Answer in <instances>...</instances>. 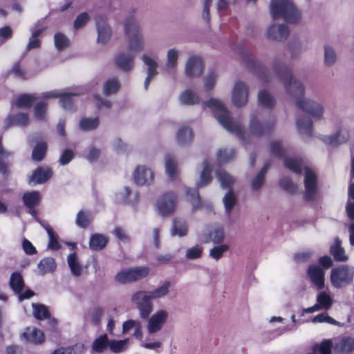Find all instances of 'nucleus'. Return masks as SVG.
I'll list each match as a JSON object with an SVG mask.
<instances>
[{
  "label": "nucleus",
  "instance_id": "f257e3e1",
  "mask_svg": "<svg viewBox=\"0 0 354 354\" xmlns=\"http://www.w3.org/2000/svg\"><path fill=\"white\" fill-rule=\"evenodd\" d=\"M277 76L282 81L287 94L297 97L295 104L297 107L314 118H323L325 111L324 106L310 98L302 97L304 86L301 81L296 80L286 69L282 73H277Z\"/></svg>",
  "mask_w": 354,
  "mask_h": 354
},
{
  "label": "nucleus",
  "instance_id": "f03ea898",
  "mask_svg": "<svg viewBox=\"0 0 354 354\" xmlns=\"http://www.w3.org/2000/svg\"><path fill=\"white\" fill-rule=\"evenodd\" d=\"M204 104L214 113L216 119L224 129L236 133L243 140H246L245 136L242 135L243 129L241 124L239 122H235L230 116V111L226 109L223 102L216 98H211L204 102Z\"/></svg>",
  "mask_w": 354,
  "mask_h": 354
},
{
  "label": "nucleus",
  "instance_id": "7ed1b4c3",
  "mask_svg": "<svg viewBox=\"0 0 354 354\" xmlns=\"http://www.w3.org/2000/svg\"><path fill=\"white\" fill-rule=\"evenodd\" d=\"M270 11L274 18H282L290 24H297L301 19V12L289 0H272Z\"/></svg>",
  "mask_w": 354,
  "mask_h": 354
},
{
  "label": "nucleus",
  "instance_id": "20e7f679",
  "mask_svg": "<svg viewBox=\"0 0 354 354\" xmlns=\"http://www.w3.org/2000/svg\"><path fill=\"white\" fill-rule=\"evenodd\" d=\"M125 35L127 37V50L135 55L142 51L145 48V38L140 26L134 21H129L125 24Z\"/></svg>",
  "mask_w": 354,
  "mask_h": 354
},
{
  "label": "nucleus",
  "instance_id": "39448f33",
  "mask_svg": "<svg viewBox=\"0 0 354 354\" xmlns=\"http://www.w3.org/2000/svg\"><path fill=\"white\" fill-rule=\"evenodd\" d=\"M354 278V267L342 265L333 268L330 281L333 286L340 288L352 283Z\"/></svg>",
  "mask_w": 354,
  "mask_h": 354
},
{
  "label": "nucleus",
  "instance_id": "423d86ee",
  "mask_svg": "<svg viewBox=\"0 0 354 354\" xmlns=\"http://www.w3.org/2000/svg\"><path fill=\"white\" fill-rule=\"evenodd\" d=\"M148 290H140L131 296V301L135 304L142 318L147 317L153 310V301Z\"/></svg>",
  "mask_w": 354,
  "mask_h": 354
},
{
  "label": "nucleus",
  "instance_id": "0eeeda50",
  "mask_svg": "<svg viewBox=\"0 0 354 354\" xmlns=\"http://www.w3.org/2000/svg\"><path fill=\"white\" fill-rule=\"evenodd\" d=\"M169 313L167 309L161 308L155 311L147 319L146 328L148 334L153 335L160 332L167 324Z\"/></svg>",
  "mask_w": 354,
  "mask_h": 354
},
{
  "label": "nucleus",
  "instance_id": "6e6552de",
  "mask_svg": "<svg viewBox=\"0 0 354 354\" xmlns=\"http://www.w3.org/2000/svg\"><path fill=\"white\" fill-rule=\"evenodd\" d=\"M304 171L305 198L308 201H312L316 198L318 192L317 175L308 167H305Z\"/></svg>",
  "mask_w": 354,
  "mask_h": 354
},
{
  "label": "nucleus",
  "instance_id": "1a4fd4ad",
  "mask_svg": "<svg viewBox=\"0 0 354 354\" xmlns=\"http://www.w3.org/2000/svg\"><path fill=\"white\" fill-rule=\"evenodd\" d=\"M274 125V120L272 122L262 123L258 115L252 116L248 129V136L259 138L268 133Z\"/></svg>",
  "mask_w": 354,
  "mask_h": 354
},
{
  "label": "nucleus",
  "instance_id": "9d476101",
  "mask_svg": "<svg viewBox=\"0 0 354 354\" xmlns=\"http://www.w3.org/2000/svg\"><path fill=\"white\" fill-rule=\"evenodd\" d=\"M232 103L236 107L245 106L248 101V87L242 81L235 82L231 95Z\"/></svg>",
  "mask_w": 354,
  "mask_h": 354
},
{
  "label": "nucleus",
  "instance_id": "9b49d317",
  "mask_svg": "<svg viewBox=\"0 0 354 354\" xmlns=\"http://www.w3.org/2000/svg\"><path fill=\"white\" fill-rule=\"evenodd\" d=\"M177 202L176 196L172 192L162 195L157 201L156 207L158 213L162 216L172 214L176 208Z\"/></svg>",
  "mask_w": 354,
  "mask_h": 354
},
{
  "label": "nucleus",
  "instance_id": "f8f14e48",
  "mask_svg": "<svg viewBox=\"0 0 354 354\" xmlns=\"http://www.w3.org/2000/svg\"><path fill=\"white\" fill-rule=\"evenodd\" d=\"M95 28L97 31V42L100 44H107L112 36V30L103 16L95 17Z\"/></svg>",
  "mask_w": 354,
  "mask_h": 354
},
{
  "label": "nucleus",
  "instance_id": "ddd939ff",
  "mask_svg": "<svg viewBox=\"0 0 354 354\" xmlns=\"http://www.w3.org/2000/svg\"><path fill=\"white\" fill-rule=\"evenodd\" d=\"M180 57V50L172 47L166 51L164 72L167 75H174L176 73Z\"/></svg>",
  "mask_w": 354,
  "mask_h": 354
},
{
  "label": "nucleus",
  "instance_id": "4468645a",
  "mask_svg": "<svg viewBox=\"0 0 354 354\" xmlns=\"http://www.w3.org/2000/svg\"><path fill=\"white\" fill-rule=\"evenodd\" d=\"M10 284L12 289L19 295V299L21 301L24 299H29L35 295L30 289H25L22 277L18 272H14L11 274Z\"/></svg>",
  "mask_w": 354,
  "mask_h": 354
},
{
  "label": "nucleus",
  "instance_id": "2eb2a0df",
  "mask_svg": "<svg viewBox=\"0 0 354 354\" xmlns=\"http://www.w3.org/2000/svg\"><path fill=\"white\" fill-rule=\"evenodd\" d=\"M204 64L202 59L197 55L188 57L185 67V74L189 77H196L202 75Z\"/></svg>",
  "mask_w": 354,
  "mask_h": 354
},
{
  "label": "nucleus",
  "instance_id": "dca6fc26",
  "mask_svg": "<svg viewBox=\"0 0 354 354\" xmlns=\"http://www.w3.org/2000/svg\"><path fill=\"white\" fill-rule=\"evenodd\" d=\"M154 175L150 168L139 165L133 173V180L138 185H149L153 181Z\"/></svg>",
  "mask_w": 354,
  "mask_h": 354
},
{
  "label": "nucleus",
  "instance_id": "f3484780",
  "mask_svg": "<svg viewBox=\"0 0 354 354\" xmlns=\"http://www.w3.org/2000/svg\"><path fill=\"white\" fill-rule=\"evenodd\" d=\"M266 35L269 39L282 41L288 37L289 30L283 24H272L268 28Z\"/></svg>",
  "mask_w": 354,
  "mask_h": 354
},
{
  "label": "nucleus",
  "instance_id": "a211bd4d",
  "mask_svg": "<svg viewBox=\"0 0 354 354\" xmlns=\"http://www.w3.org/2000/svg\"><path fill=\"white\" fill-rule=\"evenodd\" d=\"M141 60L147 66V75L144 82L145 88L147 89L151 80L158 75V64L157 61L147 53H143Z\"/></svg>",
  "mask_w": 354,
  "mask_h": 354
},
{
  "label": "nucleus",
  "instance_id": "6ab92c4d",
  "mask_svg": "<svg viewBox=\"0 0 354 354\" xmlns=\"http://www.w3.org/2000/svg\"><path fill=\"white\" fill-rule=\"evenodd\" d=\"M135 56V54L131 53L129 50L127 53L120 52L115 55L114 63L120 70L129 71L133 68Z\"/></svg>",
  "mask_w": 354,
  "mask_h": 354
},
{
  "label": "nucleus",
  "instance_id": "aec40b11",
  "mask_svg": "<svg viewBox=\"0 0 354 354\" xmlns=\"http://www.w3.org/2000/svg\"><path fill=\"white\" fill-rule=\"evenodd\" d=\"M350 138L349 131L347 128L342 127L334 135L324 136L322 141L327 145L337 147L346 142Z\"/></svg>",
  "mask_w": 354,
  "mask_h": 354
},
{
  "label": "nucleus",
  "instance_id": "412c9836",
  "mask_svg": "<svg viewBox=\"0 0 354 354\" xmlns=\"http://www.w3.org/2000/svg\"><path fill=\"white\" fill-rule=\"evenodd\" d=\"M333 349L335 354H350L354 351V338L339 337L336 340Z\"/></svg>",
  "mask_w": 354,
  "mask_h": 354
},
{
  "label": "nucleus",
  "instance_id": "4be33fe9",
  "mask_svg": "<svg viewBox=\"0 0 354 354\" xmlns=\"http://www.w3.org/2000/svg\"><path fill=\"white\" fill-rule=\"evenodd\" d=\"M53 175V171L49 167H39L29 178L30 185L42 184L48 180Z\"/></svg>",
  "mask_w": 354,
  "mask_h": 354
},
{
  "label": "nucleus",
  "instance_id": "5701e85b",
  "mask_svg": "<svg viewBox=\"0 0 354 354\" xmlns=\"http://www.w3.org/2000/svg\"><path fill=\"white\" fill-rule=\"evenodd\" d=\"M308 275L317 288L321 289L324 287V272L321 268L317 266H310Z\"/></svg>",
  "mask_w": 354,
  "mask_h": 354
},
{
  "label": "nucleus",
  "instance_id": "b1692460",
  "mask_svg": "<svg viewBox=\"0 0 354 354\" xmlns=\"http://www.w3.org/2000/svg\"><path fill=\"white\" fill-rule=\"evenodd\" d=\"M330 252L336 261L346 262L348 260V257L342 247V241L338 237L335 238L333 243L330 245Z\"/></svg>",
  "mask_w": 354,
  "mask_h": 354
},
{
  "label": "nucleus",
  "instance_id": "393cba45",
  "mask_svg": "<svg viewBox=\"0 0 354 354\" xmlns=\"http://www.w3.org/2000/svg\"><path fill=\"white\" fill-rule=\"evenodd\" d=\"M188 225L186 221L181 218H175L173 221L170 230L173 236L183 237L188 234Z\"/></svg>",
  "mask_w": 354,
  "mask_h": 354
},
{
  "label": "nucleus",
  "instance_id": "a878e982",
  "mask_svg": "<svg viewBox=\"0 0 354 354\" xmlns=\"http://www.w3.org/2000/svg\"><path fill=\"white\" fill-rule=\"evenodd\" d=\"M67 263L73 276L80 277L84 274L85 267L80 263L75 253L68 255Z\"/></svg>",
  "mask_w": 354,
  "mask_h": 354
},
{
  "label": "nucleus",
  "instance_id": "bb28decb",
  "mask_svg": "<svg viewBox=\"0 0 354 354\" xmlns=\"http://www.w3.org/2000/svg\"><path fill=\"white\" fill-rule=\"evenodd\" d=\"M225 238V235L223 227L221 226H216L209 230L204 240V242L218 244L222 243Z\"/></svg>",
  "mask_w": 354,
  "mask_h": 354
},
{
  "label": "nucleus",
  "instance_id": "cd10ccee",
  "mask_svg": "<svg viewBox=\"0 0 354 354\" xmlns=\"http://www.w3.org/2000/svg\"><path fill=\"white\" fill-rule=\"evenodd\" d=\"M23 200L24 204L30 209V213L32 215L35 214V211L32 209L33 207L38 205L41 201V195L37 191H31L26 192L24 194Z\"/></svg>",
  "mask_w": 354,
  "mask_h": 354
},
{
  "label": "nucleus",
  "instance_id": "c85d7f7f",
  "mask_svg": "<svg viewBox=\"0 0 354 354\" xmlns=\"http://www.w3.org/2000/svg\"><path fill=\"white\" fill-rule=\"evenodd\" d=\"M193 133L192 130L185 127H180L176 133V142L180 147L186 146L192 142Z\"/></svg>",
  "mask_w": 354,
  "mask_h": 354
},
{
  "label": "nucleus",
  "instance_id": "c756f323",
  "mask_svg": "<svg viewBox=\"0 0 354 354\" xmlns=\"http://www.w3.org/2000/svg\"><path fill=\"white\" fill-rule=\"evenodd\" d=\"M212 170V165L209 161L205 160L202 164V171L201 172L200 179L197 183V187H203L208 185L211 180V172Z\"/></svg>",
  "mask_w": 354,
  "mask_h": 354
},
{
  "label": "nucleus",
  "instance_id": "7c9ffc66",
  "mask_svg": "<svg viewBox=\"0 0 354 354\" xmlns=\"http://www.w3.org/2000/svg\"><path fill=\"white\" fill-rule=\"evenodd\" d=\"M24 335L27 341L33 344H41L45 339L42 330L35 327H28L24 333Z\"/></svg>",
  "mask_w": 354,
  "mask_h": 354
},
{
  "label": "nucleus",
  "instance_id": "2f4dec72",
  "mask_svg": "<svg viewBox=\"0 0 354 354\" xmlns=\"http://www.w3.org/2000/svg\"><path fill=\"white\" fill-rule=\"evenodd\" d=\"M179 102L185 105H194L200 102L199 95L192 89H186L179 95Z\"/></svg>",
  "mask_w": 354,
  "mask_h": 354
},
{
  "label": "nucleus",
  "instance_id": "473e14b6",
  "mask_svg": "<svg viewBox=\"0 0 354 354\" xmlns=\"http://www.w3.org/2000/svg\"><path fill=\"white\" fill-rule=\"evenodd\" d=\"M100 124L98 117L84 118L81 119L78 124V128L83 132H89L95 130Z\"/></svg>",
  "mask_w": 354,
  "mask_h": 354
},
{
  "label": "nucleus",
  "instance_id": "72a5a7b5",
  "mask_svg": "<svg viewBox=\"0 0 354 354\" xmlns=\"http://www.w3.org/2000/svg\"><path fill=\"white\" fill-rule=\"evenodd\" d=\"M171 283L169 281H165L160 286L152 290H148L153 300L160 299L165 297L169 293Z\"/></svg>",
  "mask_w": 354,
  "mask_h": 354
},
{
  "label": "nucleus",
  "instance_id": "f704fd0d",
  "mask_svg": "<svg viewBox=\"0 0 354 354\" xmlns=\"http://www.w3.org/2000/svg\"><path fill=\"white\" fill-rule=\"evenodd\" d=\"M36 95L24 94L12 102V108H29L32 104L38 99Z\"/></svg>",
  "mask_w": 354,
  "mask_h": 354
},
{
  "label": "nucleus",
  "instance_id": "c9c22d12",
  "mask_svg": "<svg viewBox=\"0 0 354 354\" xmlns=\"http://www.w3.org/2000/svg\"><path fill=\"white\" fill-rule=\"evenodd\" d=\"M108 242V238L102 234H93L89 240V248L93 250L103 249Z\"/></svg>",
  "mask_w": 354,
  "mask_h": 354
},
{
  "label": "nucleus",
  "instance_id": "e433bc0d",
  "mask_svg": "<svg viewBox=\"0 0 354 354\" xmlns=\"http://www.w3.org/2000/svg\"><path fill=\"white\" fill-rule=\"evenodd\" d=\"M29 122L28 116L26 113H20L15 116H9L5 120V126L10 127L12 125L25 126Z\"/></svg>",
  "mask_w": 354,
  "mask_h": 354
},
{
  "label": "nucleus",
  "instance_id": "4c0bfd02",
  "mask_svg": "<svg viewBox=\"0 0 354 354\" xmlns=\"http://www.w3.org/2000/svg\"><path fill=\"white\" fill-rule=\"evenodd\" d=\"M37 268L40 274L44 275L54 272L56 269V263L53 258H44L38 263Z\"/></svg>",
  "mask_w": 354,
  "mask_h": 354
},
{
  "label": "nucleus",
  "instance_id": "58836bf2",
  "mask_svg": "<svg viewBox=\"0 0 354 354\" xmlns=\"http://www.w3.org/2000/svg\"><path fill=\"white\" fill-rule=\"evenodd\" d=\"M109 345V340L106 334H103L96 338L92 343L91 349L96 353H103Z\"/></svg>",
  "mask_w": 354,
  "mask_h": 354
},
{
  "label": "nucleus",
  "instance_id": "ea45409f",
  "mask_svg": "<svg viewBox=\"0 0 354 354\" xmlns=\"http://www.w3.org/2000/svg\"><path fill=\"white\" fill-rule=\"evenodd\" d=\"M129 339H111L109 340V348L114 353H118L125 351L129 346Z\"/></svg>",
  "mask_w": 354,
  "mask_h": 354
},
{
  "label": "nucleus",
  "instance_id": "a19ab883",
  "mask_svg": "<svg viewBox=\"0 0 354 354\" xmlns=\"http://www.w3.org/2000/svg\"><path fill=\"white\" fill-rule=\"evenodd\" d=\"M258 101L261 106L266 108H272L275 104V100L266 89H262L259 92Z\"/></svg>",
  "mask_w": 354,
  "mask_h": 354
},
{
  "label": "nucleus",
  "instance_id": "79ce46f5",
  "mask_svg": "<svg viewBox=\"0 0 354 354\" xmlns=\"http://www.w3.org/2000/svg\"><path fill=\"white\" fill-rule=\"evenodd\" d=\"M333 300L330 295L325 291H322L317 295V304L320 310H328L333 305Z\"/></svg>",
  "mask_w": 354,
  "mask_h": 354
},
{
  "label": "nucleus",
  "instance_id": "37998d69",
  "mask_svg": "<svg viewBox=\"0 0 354 354\" xmlns=\"http://www.w3.org/2000/svg\"><path fill=\"white\" fill-rule=\"evenodd\" d=\"M165 171L168 176L174 178L178 174L177 164L174 158L167 155L165 158Z\"/></svg>",
  "mask_w": 354,
  "mask_h": 354
},
{
  "label": "nucleus",
  "instance_id": "c03bdc74",
  "mask_svg": "<svg viewBox=\"0 0 354 354\" xmlns=\"http://www.w3.org/2000/svg\"><path fill=\"white\" fill-rule=\"evenodd\" d=\"M84 350V345L82 343H78L73 346L59 348L51 354H82Z\"/></svg>",
  "mask_w": 354,
  "mask_h": 354
},
{
  "label": "nucleus",
  "instance_id": "a18cd8bd",
  "mask_svg": "<svg viewBox=\"0 0 354 354\" xmlns=\"http://www.w3.org/2000/svg\"><path fill=\"white\" fill-rule=\"evenodd\" d=\"M186 196L187 201L192 204L193 210H197L201 207V201L198 192L195 189L191 188L187 189Z\"/></svg>",
  "mask_w": 354,
  "mask_h": 354
},
{
  "label": "nucleus",
  "instance_id": "49530a36",
  "mask_svg": "<svg viewBox=\"0 0 354 354\" xmlns=\"http://www.w3.org/2000/svg\"><path fill=\"white\" fill-rule=\"evenodd\" d=\"M230 247L227 244H220L211 248L209 251V256L211 259L218 261L221 259L224 253L229 250Z\"/></svg>",
  "mask_w": 354,
  "mask_h": 354
},
{
  "label": "nucleus",
  "instance_id": "de8ad7c7",
  "mask_svg": "<svg viewBox=\"0 0 354 354\" xmlns=\"http://www.w3.org/2000/svg\"><path fill=\"white\" fill-rule=\"evenodd\" d=\"M216 175L217 180L223 187H230L235 182L234 178L225 171L218 170Z\"/></svg>",
  "mask_w": 354,
  "mask_h": 354
},
{
  "label": "nucleus",
  "instance_id": "09e8293b",
  "mask_svg": "<svg viewBox=\"0 0 354 354\" xmlns=\"http://www.w3.org/2000/svg\"><path fill=\"white\" fill-rule=\"evenodd\" d=\"M236 196L234 192H228L223 198V203L224 205L226 213L230 214L232 209L236 204Z\"/></svg>",
  "mask_w": 354,
  "mask_h": 354
},
{
  "label": "nucleus",
  "instance_id": "8fccbe9b",
  "mask_svg": "<svg viewBox=\"0 0 354 354\" xmlns=\"http://www.w3.org/2000/svg\"><path fill=\"white\" fill-rule=\"evenodd\" d=\"M39 97H44V98H53V97H59L60 103L62 104V106L64 109H68L70 108V106L67 105L66 104V100L68 98V97L66 95H62V93L55 90V91H50L47 92H44L41 93V96H38Z\"/></svg>",
  "mask_w": 354,
  "mask_h": 354
},
{
  "label": "nucleus",
  "instance_id": "3c124183",
  "mask_svg": "<svg viewBox=\"0 0 354 354\" xmlns=\"http://www.w3.org/2000/svg\"><path fill=\"white\" fill-rule=\"evenodd\" d=\"M120 84L118 79H109L104 84V93L106 95H111L115 93L120 89Z\"/></svg>",
  "mask_w": 354,
  "mask_h": 354
},
{
  "label": "nucleus",
  "instance_id": "603ef678",
  "mask_svg": "<svg viewBox=\"0 0 354 354\" xmlns=\"http://www.w3.org/2000/svg\"><path fill=\"white\" fill-rule=\"evenodd\" d=\"M297 126L301 133L310 136L312 130V122L308 118H303L297 120Z\"/></svg>",
  "mask_w": 354,
  "mask_h": 354
},
{
  "label": "nucleus",
  "instance_id": "864d4df0",
  "mask_svg": "<svg viewBox=\"0 0 354 354\" xmlns=\"http://www.w3.org/2000/svg\"><path fill=\"white\" fill-rule=\"evenodd\" d=\"M54 43L56 48L62 50L68 47L70 41L64 34L57 32L54 35Z\"/></svg>",
  "mask_w": 354,
  "mask_h": 354
},
{
  "label": "nucleus",
  "instance_id": "5fc2aeb1",
  "mask_svg": "<svg viewBox=\"0 0 354 354\" xmlns=\"http://www.w3.org/2000/svg\"><path fill=\"white\" fill-rule=\"evenodd\" d=\"M217 74L215 71H209L203 77L204 88L207 92L212 91L217 80Z\"/></svg>",
  "mask_w": 354,
  "mask_h": 354
},
{
  "label": "nucleus",
  "instance_id": "6e6d98bb",
  "mask_svg": "<svg viewBox=\"0 0 354 354\" xmlns=\"http://www.w3.org/2000/svg\"><path fill=\"white\" fill-rule=\"evenodd\" d=\"M203 252V246L200 245H196L186 250L185 257L188 260L197 259L202 256Z\"/></svg>",
  "mask_w": 354,
  "mask_h": 354
},
{
  "label": "nucleus",
  "instance_id": "4d7b16f0",
  "mask_svg": "<svg viewBox=\"0 0 354 354\" xmlns=\"http://www.w3.org/2000/svg\"><path fill=\"white\" fill-rule=\"evenodd\" d=\"M33 315L37 319H44L49 316L46 306L42 304H32Z\"/></svg>",
  "mask_w": 354,
  "mask_h": 354
},
{
  "label": "nucleus",
  "instance_id": "13d9d810",
  "mask_svg": "<svg viewBox=\"0 0 354 354\" xmlns=\"http://www.w3.org/2000/svg\"><path fill=\"white\" fill-rule=\"evenodd\" d=\"M115 279L120 283H127L134 281L131 269L121 270L115 276Z\"/></svg>",
  "mask_w": 354,
  "mask_h": 354
},
{
  "label": "nucleus",
  "instance_id": "bf43d9fd",
  "mask_svg": "<svg viewBox=\"0 0 354 354\" xmlns=\"http://www.w3.org/2000/svg\"><path fill=\"white\" fill-rule=\"evenodd\" d=\"M337 59L334 49L329 46H324V64L327 66L333 65Z\"/></svg>",
  "mask_w": 354,
  "mask_h": 354
},
{
  "label": "nucleus",
  "instance_id": "052dcab7",
  "mask_svg": "<svg viewBox=\"0 0 354 354\" xmlns=\"http://www.w3.org/2000/svg\"><path fill=\"white\" fill-rule=\"evenodd\" d=\"M91 220L90 212L80 211L77 215L76 224L80 227H86L88 225Z\"/></svg>",
  "mask_w": 354,
  "mask_h": 354
},
{
  "label": "nucleus",
  "instance_id": "680f3d73",
  "mask_svg": "<svg viewBox=\"0 0 354 354\" xmlns=\"http://www.w3.org/2000/svg\"><path fill=\"white\" fill-rule=\"evenodd\" d=\"M348 201L346 206V212L348 217L354 219V184L351 183L348 189Z\"/></svg>",
  "mask_w": 354,
  "mask_h": 354
},
{
  "label": "nucleus",
  "instance_id": "e2e57ef3",
  "mask_svg": "<svg viewBox=\"0 0 354 354\" xmlns=\"http://www.w3.org/2000/svg\"><path fill=\"white\" fill-rule=\"evenodd\" d=\"M46 151V145L44 142L38 143L32 151V157L35 161L41 160Z\"/></svg>",
  "mask_w": 354,
  "mask_h": 354
},
{
  "label": "nucleus",
  "instance_id": "0e129e2a",
  "mask_svg": "<svg viewBox=\"0 0 354 354\" xmlns=\"http://www.w3.org/2000/svg\"><path fill=\"white\" fill-rule=\"evenodd\" d=\"M44 228L46 230L49 237V242L48 244V248L53 250H57L60 248L57 237L55 236L50 226H44Z\"/></svg>",
  "mask_w": 354,
  "mask_h": 354
},
{
  "label": "nucleus",
  "instance_id": "69168bd1",
  "mask_svg": "<svg viewBox=\"0 0 354 354\" xmlns=\"http://www.w3.org/2000/svg\"><path fill=\"white\" fill-rule=\"evenodd\" d=\"M131 270L134 281L140 280L149 274V268L145 266L131 268Z\"/></svg>",
  "mask_w": 354,
  "mask_h": 354
},
{
  "label": "nucleus",
  "instance_id": "338daca9",
  "mask_svg": "<svg viewBox=\"0 0 354 354\" xmlns=\"http://www.w3.org/2000/svg\"><path fill=\"white\" fill-rule=\"evenodd\" d=\"M47 106L44 103H37L34 109V117L37 120H44L46 118Z\"/></svg>",
  "mask_w": 354,
  "mask_h": 354
},
{
  "label": "nucleus",
  "instance_id": "774afa93",
  "mask_svg": "<svg viewBox=\"0 0 354 354\" xmlns=\"http://www.w3.org/2000/svg\"><path fill=\"white\" fill-rule=\"evenodd\" d=\"M267 169V166H264L252 180V187L254 190H258L261 187L264 180V175Z\"/></svg>",
  "mask_w": 354,
  "mask_h": 354
}]
</instances>
